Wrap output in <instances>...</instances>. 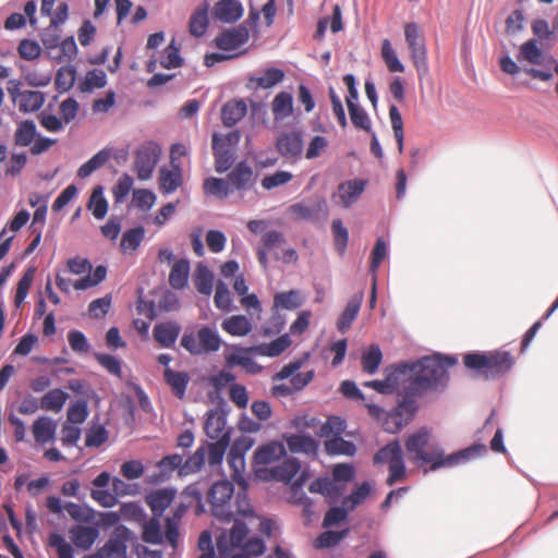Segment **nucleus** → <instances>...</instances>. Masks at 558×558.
<instances>
[{
    "label": "nucleus",
    "mask_w": 558,
    "mask_h": 558,
    "mask_svg": "<svg viewBox=\"0 0 558 558\" xmlns=\"http://www.w3.org/2000/svg\"><path fill=\"white\" fill-rule=\"evenodd\" d=\"M453 356L436 354L424 356L415 363H400L383 380H371L364 384L377 392L390 395L399 390L410 396H423L424 393L442 389L449 380L448 367L457 364Z\"/></svg>",
    "instance_id": "f257e3e1"
},
{
    "label": "nucleus",
    "mask_w": 558,
    "mask_h": 558,
    "mask_svg": "<svg viewBox=\"0 0 558 558\" xmlns=\"http://www.w3.org/2000/svg\"><path fill=\"white\" fill-rule=\"evenodd\" d=\"M429 432L423 427L408 437L405 440V450L411 461L418 465L430 464L432 470L445 465H454L461 460L487 451L485 445H474L445 458L439 448L429 446Z\"/></svg>",
    "instance_id": "f03ea898"
},
{
    "label": "nucleus",
    "mask_w": 558,
    "mask_h": 558,
    "mask_svg": "<svg viewBox=\"0 0 558 558\" xmlns=\"http://www.w3.org/2000/svg\"><path fill=\"white\" fill-rule=\"evenodd\" d=\"M463 364L490 379L507 374L512 368L514 359L509 351L494 350L468 353L463 356Z\"/></svg>",
    "instance_id": "7ed1b4c3"
},
{
    "label": "nucleus",
    "mask_w": 558,
    "mask_h": 558,
    "mask_svg": "<svg viewBox=\"0 0 558 558\" xmlns=\"http://www.w3.org/2000/svg\"><path fill=\"white\" fill-rule=\"evenodd\" d=\"M270 478L283 482L286 484L291 483L293 489V498L295 502L303 506L304 514L310 517L312 514V500L301 490L303 484L307 480V472H301V463L296 458H288L283 460L279 465H276L268 470Z\"/></svg>",
    "instance_id": "20e7f679"
},
{
    "label": "nucleus",
    "mask_w": 558,
    "mask_h": 558,
    "mask_svg": "<svg viewBox=\"0 0 558 558\" xmlns=\"http://www.w3.org/2000/svg\"><path fill=\"white\" fill-rule=\"evenodd\" d=\"M519 62H527L532 65H538L542 69L529 68L524 72L534 80L548 82L553 77L551 65L555 60L550 56H546L538 47L537 40L532 38L523 43L517 54Z\"/></svg>",
    "instance_id": "39448f33"
},
{
    "label": "nucleus",
    "mask_w": 558,
    "mask_h": 558,
    "mask_svg": "<svg viewBox=\"0 0 558 558\" xmlns=\"http://www.w3.org/2000/svg\"><path fill=\"white\" fill-rule=\"evenodd\" d=\"M181 345L192 355H203L217 352L221 345L218 332L210 327H202L197 333L185 331Z\"/></svg>",
    "instance_id": "423d86ee"
},
{
    "label": "nucleus",
    "mask_w": 558,
    "mask_h": 558,
    "mask_svg": "<svg viewBox=\"0 0 558 558\" xmlns=\"http://www.w3.org/2000/svg\"><path fill=\"white\" fill-rule=\"evenodd\" d=\"M234 486L229 481H219L211 485L207 499L211 507L213 514L222 521H230L233 518Z\"/></svg>",
    "instance_id": "0eeeda50"
},
{
    "label": "nucleus",
    "mask_w": 558,
    "mask_h": 558,
    "mask_svg": "<svg viewBox=\"0 0 558 558\" xmlns=\"http://www.w3.org/2000/svg\"><path fill=\"white\" fill-rule=\"evenodd\" d=\"M374 463H388V485H393L396 482L402 481L405 476V465L403 462L402 449L399 441L397 440L390 441L385 447L379 449L374 456Z\"/></svg>",
    "instance_id": "6e6552de"
},
{
    "label": "nucleus",
    "mask_w": 558,
    "mask_h": 558,
    "mask_svg": "<svg viewBox=\"0 0 558 558\" xmlns=\"http://www.w3.org/2000/svg\"><path fill=\"white\" fill-rule=\"evenodd\" d=\"M161 149L158 144L147 142L135 151L134 171L140 180H147L157 165Z\"/></svg>",
    "instance_id": "1a4fd4ad"
},
{
    "label": "nucleus",
    "mask_w": 558,
    "mask_h": 558,
    "mask_svg": "<svg viewBox=\"0 0 558 558\" xmlns=\"http://www.w3.org/2000/svg\"><path fill=\"white\" fill-rule=\"evenodd\" d=\"M404 36L408 47L411 51V59L413 65L418 73L425 74L427 72V58L425 40L420 33L418 26L415 23H408L404 26Z\"/></svg>",
    "instance_id": "9d476101"
},
{
    "label": "nucleus",
    "mask_w": 558,
    "mask_h": 558,
    "mask_svg": "<svg viewBox=\"0 0 558 558\" xmlns=\"http://www.w3.org/2000/svg\"><path fill=\"white\" fill-rule=\"evenodd\" d=\"M131 539V531L124 525L117 526L106 544L95 554L83 558H119L128 549V542Z\"/></svg>",
    "instance_id": "9b49d317"
},
{
    "label": "nucleus",
    "mask_w": 558,
    "mask_h": 558,
    "mask_svg": "<svg viewBox=\"0 0 558 558\" xmlns=\"http://www.w3.org/2000/svg\"><path fill=\"white\" fill-rule=\"evenodd\" d=\"M404 393L403 400L397 405V408L387 415L385 422V429L389 433L399 432L404 425H407L413 417L417 410L415 396Z\"/></svg>",
    "instance_id": "f8f14e48"
},
{
    "label": "nucleus",
    "mask_w": 558,
    "mask_h": 558,
    "mask_svg": "<svg viewBox=\"0 0 558 558\" xmlns=\"http://www.w3.org/2000/svg\"><path fill=\"white\" fill-rule=\"evenodd\" d=\"M290 214L296 220L317 221L327 216V203L322 196L295 203L289 207Z\"/></svg>",
    "instance_id": "ddd939ff"
},
{
    "label": "nucleus",
    "mask_w": 558,
    "mask_h": 558,
    "mask_svg": "<svg viewBox=\"0 0 558 558\" xmlns=\"http://www.w3.org/2000/svg\"><path fill=\"white\" fill-rule=\"evenodd\" d=\"M276 148L287 160H299L304 148L303 132L301 130L281 132L276 140Z\"/></svg>",
    "instance_id": "4468645a"
},
{
    "label": "nucleus",
    "mask_w": 558,
    "mask_h": 558,
    "mask_svg": "<svg viewBox=\"0 0 558 558\" xmlns=\"http://www.w3.org/2000/svg\"><path fill=\"white\" fill-rule=\"evenodd\" d=\"M197 546L203 554L198 558H229V545L228 537L226 534H221L217 537L216 548L217 555L211 542V534L209 531H203L198 537Z\"/></svg>",
    "instance_id": "2eb2a0df"
},
{
    "label": "nucleus",
    "mask_w": 558,
    "mask_h": 558,
    "mask_svg": "<svg viewBox=\"0 0 558 558\" xmlns=\"http://www.w3.org/2000/svg\"><path fill=\"white\" fill-rule=\"evenodd\" d=\"M204 430L210 439H222L227 435L231 440V428L227 427V415L222 411L210 410L207 413Z\"/></svg>",
    "instance_id": "dca6fc26"
},
{
    "label": "nucleus",
    "mask_w": 558,
    "mask_h": 558,
    "mask_svg": "<svg viewBox=\"0 0 558 558\" xmlns=\"http://www.w3.org/2000/svg\"><path fill=\"white\" fill-rule=\"evenodd\" d=\"M248 37L250 34L247 28L240 25L238 27L222 32L216 37L215 44L221 50L231 51L246 44Z\"/></svg>",
    "instance_id": "f3484780"
},
{
    "label": "nucleus",
    "mask_w": 558,
    "mask_h": 558,
    "mask_svg": "<svg viewBox=\"0 0 558 558\" xmlns=\"http://www.w3.org/2000/svg\"><path fill=\"white\" fill-rule=\"evenodd\" d=\"M283 440L292 453H304L313 457L317 454L318 442L310 435L284 434Z\"/></svg>",
    "instance_id": "a211bd4d"
},
{
    "label": "nucleus",
    "mask_w": 558,
    "mask_h": 558,
    "mask_svg": "<svg viewBox=\"0 0 558 558\" xmlns=\"http://www.w3.org/2000/svg\"><path fill=\"white\" fill-rule=\"evenodd\" d=\"M287 450L283 442L278 440L269 441L258 447L254 452V463L256 465H266L279 461L286 457Z\"/></svg>",
    "instance_id": "6ab92c4d"
},
{
    "label": "nucleus",
    "mask_w": 558,
    "mask_h": 558,
    "mask_svg": "<svg viewBox=\"0 0 558 558\" xmlns=\"http://www.w3.org/2000/svg\"><path fill=\"white\" fill-rule=\"evenodd\" d=\"M213 15L223 23H234L243 15V7L239 0H219L215 3Z\"/></svg>",
    "instance_id": "aec40b11"
},
{
    "label": "nucleus",
    "mask_w": 558,
    "mask_h": 558,
    "mask_svg": "<svg viewBox=\"0 0 558 558\" xmlns=\"http://www.w3.org/2000/svg\"><path fill=\"white\" fill-rule=\"evenodd\" d=\"M69 536L73 545L82 550H88L99 536L95 526L74 525L69 530Z\"/></svg>",
    "instance_id": "412c9836"
},
{
    "label": "nucleus",
    "mask_w": 558,
    "mask_h": 558,
    "mask_svg": "<svg viewBox=\"0 0 558 558\" xmlns=\"http://www.w3.org/2000/svg\"><path fill=\"white\" fill-rule=\"evenodd\" d=\"M163 380L169 386L172 395L179 400H183L186 395V389L191 380L186 372L174 371L166 367L163 371Z\"/></svg>",
    "instance_id": "4be33fe9"
},
{
    "label": "nucleus",
    "mask_w": 558,
    "mask_h": 558,
    "mask_svg": "<svg viewBox=\"0 0 558 558\" xmlns=\"http://www.w3.org/2000/svg\"><path fill=\"white\" fill-rule=\"evenodd\" d=\"M253 347L250 348H235L234 352L226 355V363L228 366H241L247 373L256 374L262 371V367L250 356L253 352Z\"/></svg>",
    "instance_id": "5701e85b"
},
{
    "label": "nucleus",
    "mask_w": 558,
    "mask_h": 558,
    "mask_svg": "<svg viewBox=\"0 0 558 558\" xmlns=\"http://www.w3.org/2000/svg\"><path fill=\"white\" fill-rule=\"evenodd\" d=\"M364 299L363 291L355 293L347 303L343 312L337 320V328L340 332H347L356 318Z\"/></svg>",
    "instance_id": "b1692460"
},
{
    "label": "nucleus",
    "mask_w": 558,
    "mask_h": 558,
    "mask_svg": "<svg viewBox=\"0 0 558 558\" xmlns=\"http://www.w3.org/2000/svg\"><path fill=\"white\" fill-rule=\"evenodd\" d=\"M181 327L174 322L159 323L154 326V339L162 348H172L180 335Z\"/></svg>",
    "instance_id": "393cba45"
},
{
    "label": "nucleus",
    "mask_w": 558,
    "mask_h": 558,
    "mask_svg": "<svg viewBox=\"0 0 558 558\" xmlns=\"http://www.w3.org/2000/svg\"><path fill=\"white\" fill-rule=\"evenodd\" d=\"M247 112L246 102L243 99L227 101L221 108V121L227 128L235 125Z\"/></svg>",
    "instance_id": "a878e982"
},
{
    "label": "nucleus",
    "mask_w": 558,
    "mask_h": 558,
    "mask_svg": "<svg viewBox=\"0 0 558 558\" xmlns=\"http://www.w3.org/2000/svg\"><path fill=\"white\" fill-rule=\"evenodd\" d=\"M175 497L173 489L163 488L151 492L145 498L146 504L149 506L154 517H160L163 511L171 505Z\"/></svg>",
    "instance_id": "bb28decb"
},
{
    "label": "nucleus",
    "mask_w": 558,
    "mask_h": 558,
    "mask_svg": "<svg viewBox=\"0 0 558 558\" xmlns=\"http://www.w3.org/2000/svg\"><path fill=\"white\" fill-rule=\"evenodd\" d=\"M228 180L232 190H246L253 184L252 168L245 161H241L228 174Z\"/></svg>",
    "instance_id": "cd10ccee"
},
{
    "label": "nucleus",
    "mask_w": 558,
    "mask_h": 558,
    "mask_svg": "<svg viewBox=\"0 0 558 558\" xmlns=\"http://www.w3.org/2000/svg\"><path fill=\"white\" fill-rule=\"evenodd\" d=\"M211 147L215 157V170L218 173L226 172L235 160V151L219 144L217 137L211 138Z\"/></svg>",
    "instance_id": "c85d7f7f"
},
{
    "label": "nucleus",
    "mask_w": 558,
    "mask_h": 558,
    "mask_svg": "<svg viewBox=\"0 0 558 558\" xmlns=\"http://www.w3.org/2000/svg\"><path fill=\"white\" fill-rule=\"evenodd\" d=\"M57 425L56 423L46 416L38 417L32 426V432L35 441L44 445L54 439Z\"/></svg>",
    "instance_id": "c756f323"
},
{
    "label": "nucleus",
    "mask_w": 558,
    "mask_h": 558,
    "mask_svg": "<svg viewBox=\"0 0 558 558\" xmlns=\"http://www.w3.org/2000/svg\"><path fill=\"white\" fill-rule=\"evenodd\" d=\"M208 9L209 4L205 1L192 13L189 22V31L194 37H202L206 33L209 25Z\"/></svg>",
    "instance_id": "7c9ffc66"
},
{
    "label": "nucleus",
    "mask_w": 558,
    "mask_h": 558,
    "mask_svg": "<svg viewBox=\"0 0 558 558\" xmlns=\"http://www.w3.org/2000/svg\"><path fill=\"white\" fill-rule=\"evenodd\" d=\"M271 111L276 121H282L293 113V97L288 92H280L271 101Z\"/></svg>",
    "instance_id": "2f4dec72"
},
{
    "label": "nucleus",
    "mask_w": 558,
    "mask_h": 558,
    "mask_svg": "<svg viewBox=\"0 0 558 558\" xmlns=\"http://www.w3.org/2000/svg\"><path fill=\"white\" fill-rule=\"evenodd\" d=\"M291 345L289 335H282L269 343H262L253 347L254 354L275 357L280 355Z\"/></svg>",
    "instance_id": "473e14b6"
},
{
    "label": "nucleus",
    "mask_w": 558,
    "mask_h": 558,
    "mask_svg": "<svg viewBox=\"0 0 558 558\" xmlns=\"http://www.w3.org/2000/svg\"><path fill=\"white\" fill-rule=\"evenodd\" d=\"M365 182L362 180H350L338 186L339 197L344 207H350L363 193Z\"/></svg>",
    "instance_id": "72a5a7b5"
},
{
    "label": "nucleus",
    "mask_w": 558,
    "mask_h": 558,
    "mask_svg": "<svg viewBox=\"0 0 558 558\" xmlns=\"http://www.w3.org/2000/svg\"><path fill=\"white\" fill-rule=\"evenodd\" d=\"M160 190L163 193L174 192L182 183V173L179 165H172V169H160Z\"/></svg>",
    "instance_id": "f704fd0d"
},
{
    "label": "nucleus",
    "mask_w": 558,
    "mask_h": 558,
    "mask_svg": "<svg viewBox=\"0 0 558 558\" xmlns=\"http://www.w3.org/2000/svg\"><path fill=\"white\" fill-rule=\"evenodd\" d=\"M69 395L62 389L54 388L46 392L40 399V408L45 411L60 412Z\"/></svg>",
    "instance_id": "c9c22d12"
},
{
    "label": "nucleus",
    "mask_w": 558,
    "mask_h": 558,
    "mask_svg": "<svg viewBox=\"0 0 558 558\" xmlns=\"http://www.w3.org/2000/svg\"><path fill=\"white\" fill-rule=\"evenodd\" d=\"M45 98L44 94L38 90H24L23 94L19 97L15 102L17 105L19 110L22 112H34L41 108L44 105Z\"/></svg>",
    "instance_id": "e433bc0d"
},
{
    "label": "nucleus",
    "mask_w": 558,
    "mask_h": 558,
    "mask_svg": "<svg viewBox=\"0 0 558 558\" xmlns=\"http://www.w3.org/2000/svg\"><path fill=\"white\" fill-rule=\"evenodd\" d=\"M221 326L231 336H246L252 330V324L244 315H233L225 319Z\"/></svg>",
    "instance_id": "4c0bfd02"
},
{
    "label": "nucleus",
    "mask_w": 558,
    "mask_h": 558,
    "mask_svg": "<svg viewBox=\"0 0 558 558\" xmlns=\"http://www.w3.org/2000/svg\"><path fill=\"white\" fill-rule=\"evenodd\" d=\"M190 264L186 259L177 260L169 274V283L173 289H183L189 279Z\"/></svg>",
    "instance_id": "58836bf2"
},
{
    "label": "nucleus",
    "mask_w": 558,
    "mask_h": 558,
    "mask_svg": "<svg viewBox=\"0 0 558 558\" xmlns=\"http://www.w3.org/2000/svg\"><path fill=\"white\" fill-rule=\"evenodd\" d=\"M325 450L328 454H343L352 457L356 451V447L352 441L345 440L340 436L328 438L324 442Z\"/></svg>",
    "instance_id": "ea45409f"
},
{
    "label": "nucleus",
    "mask_w": 558,
    "mask_h": 558,
    "mask_svg": "<svg viewBox=\"0 0 558 558\" xmlns=\"http://www.w3.org/2000/svg\"><path fill=\"white\" fill-rule=\"evenodd\" d=\"M110 156V150L101 149L78 168L77 177L81 179L89 177L94 171L101 168L109 160Z\"/></svg>",
    "instance_id": "a19ab883"
},
{
    "label": "nucleus",
    "mask_w": 558,
    "mask_h": 558,
    "mask_svg": "<svg viewBox=\"0 0 558 558\" xmlns=\"http://www.w3.org/2000/svg\"><path fill=\"white\" fill-rule=\"evenodd\" d=\"M284 78V72L278 68H268L265 70L264 74L258 77H251L250 82L255 83L256 87L263 89H269Z\"/></svg>",
    "instance_id": "79ce46f5"
},
{
    "label": "nucleus",
    "mask_w": 558,
    "mask_h": 558,
    "mask_svg": "<svg viewBox=\"0 0 558 558\" xmlns=\"http://www.w3.org/2000/svg\"><path fill=\"white\" fill-rule=\"evenodd\" d=\"M206 461V447L202 446L190 456L180 468L179 475L185 476L195 472H198Z\"/></svg>",
    "instance_id": "37998d69"
},
{
    "label": "nucleus",
    "mask_w": 558,
    "mask_h": 558,
    "mask_svg": "<svg viewBox=\"0 0 558 558\" xmlns=\"http://www.w3.org/2000/svg\"><path fill=\"white\" fill-rule=\"evenodd\" d=\"M303 303V299L299 291L290 290L288 292H279L274 298V307L283 310H296Z\"/></svg>",
    "instance_id": "c03bdc74"
},
{
    "label": "nucleus",
    "mask_w": 558,
    "mask_h": 558,
    "mask_svg": "<svg viewBox=\"0 0 558 558\" xmlns=\"http://www.w3.org/2000/svg\"><path fill=\"white\" fill-rule=\"evenodd\" d=\"M383 360L380 348L377 344L369 345L368 350L362 354L361 364L363 372L374 374L377 372Z\"/></svg>",
    "instance_id": "a18cd8bd"
},
{
    "label": "nucleus",
    "mask_w": 558,
    "mask_h": 558,
    "mask_svg": "<svg viewBox=\"0 0 558 558\" xmlns=\"http://www.w3.org/2000/svg\"><path fill=\"white\" fill-rule=\"evenodd\" d=\"M145 230L143 227H136L125 231L122 235L120 247L123 253L134 252L143 241Z\"/></svg>",
    "instance_id": "49530a36"
},
{
    "label": "nucleus",
    "mask_w": 558,
    "mask_h": 558,
    "mask_svg": "<svg viewBox=\"0 0 558 558\" xmlns=\"http://www.w3.org/2000/svg\"><path fill=\"white\" fill-rule=\"evenodd\" d=\"M36 136V125L31 120L21 122L14 134V143L16 146H28Z\"/></svg>",
    "instance_id": "de8ad7c7"
},
{
    "label": "nucleus",
    "mask_w": 558,
    "mask_h": 558,
    "mask_svg": "<svg viewBox=\"0 0 558 558\" xmlns=\"http://www.w3.org/2000/svg\"><path fill=\"white\" fill-rule=\"evenodd\" d=\"M389 118H390L393 135H395L396 142L398 144V150L400 154H402L403 146H404L403 120H402L401 113L396 105L389 106Z\"/></svg>",
    "instance_id": "09e8293b"
},
{
    "label": "nucleus",
    "mask_w": 558,
    "mask_h": 558,
    "mask_svg": "<svg viewBox=\"0 0 558 558\" xmlns=\"http://www.w3.org/2000/svg\"><path fill=\"white\" fill-rule=\"evenodd\" d=\"M203 189L207 195H213L218 198L227 197L232 191L229 180L225 181L223 179L218 178L206 179L203 184Z\"/></svg>",
    "instance_id": "8fccbe9b"
},
{
    "label": "nucleus",
    "mask_w": 558,
    "mask_h": 558,
    "mask_svg": "<svg viewBox=\"0 0 558 558\" xmlns=\"http://www.w3.org/2000/svg\"><path fill=\"white\" fill-rule=\"evenodd\" d=\"M88 209L92 210L93 216L96 219H102L107 215L108 203H107L106 198L104 197L101 186H96L93 190L92 195L89 197V202H88Z\"/></svg>",
    "instance_id": "3c124183"
},
{
    "label": "nucleus",
    "mask_w": 558,
    "mask_h": 558,
    "mask_svg": "<svg viewBox=\"0 0 558 558\" xmlns=\"http://www.w3.org/2000/svg\"><path fill=\"white\" fill-rule=\"evenodd\" d=\"M194 284L196 290L210 295L214 286V275L206 266H198L195 272Z\"/></svg>",
    "instance_id": "603ef678"
},
{
    "label": "nucleus",
    "mask_w": 558,
    "mask_h": 558,
    "mask_svg": "<svg viewBox=\"0 0 558 558\" xmlns=\"http://www.w3.org/2000/svg\"><path fill=\"white\" fill-rule=\"evenodd\" d=\"M76 78V71L73 66H62L58 70L54 78V86L59 93L70 90Z\"/></svg>",
    "instance_id": "864d4df0"
},
{
    "label": "nucleus",
    "mask_w": 558,
    "mask_h": 558,
    "mask_svg": "<svg viewBox=\"0 0 558 558\" xmlns=\"http://www.w3.org/2000/svg\"><path fill=\"white\" fill-rule=\"evenodd\" d=\"M183 464V458L181 454L174 453L163 457L158 463L157 466L160 471L159 477L163 481L166 478H169L170 475L178 470L180 471V468Z\"/></svg>",
    "instance_id": "5fc2aeb1"
},
{
    "label": "nucleus",
    "mask_w": 558,
    "mask_h": 558,
    "mask_svg": "<svg viewBox=\"0 0 558 558\" xmlns=\"http://www.w3.org/2000/svg\"><path fill=\"white\" fill-rule=\"evenodd\" d=\"M229 445L230 439L227 435H225L222 439H218L207 446L206 454L208 453V462L210 465H217L221 463Z\"/></svg>",
    "instance_id": "6e6d98bb"
},
{
    "label": "nucleus",
    "mask_w": 558,
    "mask_h": 558,
    "mask_svg": "<svg viewBox=\"0 0 558 558\" xmlns=\"http://www.w3.org/2000/svg\"><path fill=\"white\" fill-rule=\"evenodd\" d=\"M107 84V76L102 70L94 69L86 73L84 82L81 84V90L92 92L96 88H102Z\"/></svg>",
    "instance_id": "4d7b16f0"
},
{
    "label": "nucleus",
    "mask_w": 558,
    "mask_h": 558,
    "mask_svg": "<svg viewBox=\"0 0 558 558\" xmlns=\"http://www.w3.org/2000/svg\"><path fill=\"white\" fill-rule=\"evenodd\" d=\"M35 269L29 268L25 271L23 277L17 282L16 292L14 296V305L20 307L26 299L28 291L34 280Z\"/></svg>",
    "instance_id": "13d9d810"
},
{
    "label": "nucleus",
    "mask_w": 558,
    "mask_h": 558,
    "mask_svg": "<svg viewBox=\"0 0 558 558\" xmlns=\"http://www.w3.org/2000/svg\"><path fill=\"white\" fill-rule=\"evenodd\" d=\"M310 492L331 498L340 494L337 484L327 477H319L313 481L310 485Z\"/></svg>",
    "instance_id": "bf43d9fd"
},
{
    "label": "nucleus",
    "mask_w": 558,
    "mask_h": 558,
    "mask_svg": "<svg viewBox=\"0 0 558 558\" xmlns=\"http://www.w3.org/2000/svg\"><path fill=\"white\" fill-rule=\"evenodd\" d=\"M348 532L349 530L323 532L314 541V546L317 549L333 547L347 536Z\"/></svg>",
    "instance_id": "052dcab7"
},
{
    "label": "nucleus",
    "mask_w": 558,
    "mask_h": 558,
    "mask_svg": "<svg viewBox=\"0 0 558 558\" xmlns=\"http://www.w3.org/2000/svg\"><path fill=\"white\" fill-rule=\"evenodd\" d=\"M381 57L390 72H403L404 66L397 57L392 49L390 41L385 39L381 47Z\"/></svg>",
    "instance_id": "680f3d73"
},
{
    "label": "nucleus",
    "mask_w": 558,
    "mask_h": 558,
    "mask_svg": "<svg viewBox=\"0 0 558 558\" xmlns=\"http://www.w3.org/2000/svg\"><path fill=\"white\" fill-rule=\"evenodd\" d=\"M352 124L360 130L367 133L372 132V122L366 111L360 106L351 107L348 109Z\"/></svg>",
    "instance_id": "e2e57ef3"
},
{
    "label": "nucleus",
    "mask_w": 558,
    "mask_h": 558,
    "mask_svg": "<svg viewBox=\"0 0 558 558\" xmlns=\"http://www.w3.org/2000/svg\"><path fill=\"white\" fill-rule=\"evenodd\" d=\"M48 544L57 550L58 558H74V550L71 544L66 543L61 534L51 533Z\"/></svg>",
    "instance_id": "0e129e2a"
},
{
    "label": "nucleus",
    "mask_w": 558,
    "mask_h": 558,
    "mask_svg": "<svg viewBox=\"0 0 558 558\" xmlns=\"http://www.w3.org/2000/svg\"><path fill=\"white\" fill-rule=\"evenodd\" d=\"M345 429V421L339 416H330L328 420L320 426L319 433L323 437H329L332 435L340 436Z\"/></svg>",
    "instance_id": "69168bd1"
},
{
    "label": "nucleus",
    "mask_w": 558,
    "mask_h": 558,
    "mask_svg": "<svg viewBox=\"0 0 558 558\" xmlns=\"http://www.w3.org/2000/svg\"><path fill=\"white\" fill-rule=\"evenodd\" d=\"M88 416L87 402L85 400H77L72 403L68 409V423L82 424Z\"/></svg>",
    "instance_id": "338daca9"
},
{
    "label": "nucleus",
    "mask_w": 558,
    "mask_h": 558,
    "mask_svg": "<svg viewBox=\"0 0 558 558\" xmlns=\"http://www.w3.org/2000/svg\"><path fill=\"white\" fill-rule=\"evenodd\" d=\"M17 52L22 59L33 61L40 57L41 48L35 40L23 39L19 44Z\"/></svg>",
    "instance_id": "774afa93"
}]
</instances>
